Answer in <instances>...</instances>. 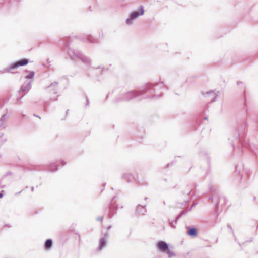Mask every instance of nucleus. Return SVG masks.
<instances>
[{
    "label": "nucleus",
    "mask_w": 258,
    "mask_h": 258,
    "mask_svg": "<svg viewBox=\"0 0 258 258\" xmlns=\"http://www.w3.org/2000/svg\"><path fill=\"white\" fill-rule=\"evenodd\" d=\"M3 191H2L0 193V198H1L3 197V194H2V192H3Z\"/></svg>",
    "instance_id": "obj_31"
},
{
    "label": "nucleus",
    "mask_w": 258,
    "mask_h": 258,
    "mask_svg": "<svg viewBox=\"0 0 258 258\" xmlns=\"http://www.w3.org/2000/svg\"><path fill=\"white\" fill-rule=\"evenodd\" d=\"M25 95H26V93H24V94L23 95V96H24Z\"/></svg>",
    "instance_id": "obj_42"
},
{
    "label": "nucleus",
    "mask_w": 258,
    "mask_h": 258,
    "mask_svg": "<svg viewBox=\"0 0 258 258\" xmlns=\"http://www.w3.org/2000/svg\"><path fill=\"white\" fill-rule=\"evenodd\" d=\"M21 192V191H20V192H18V193H16V195H18V194H20V192Z\"/></svg>",
    "instance_id": "obj_37"
},
{
    "label": "nucleus",
    "mask_w": 258,
    "mask_h": 258,
    "mask_svg": "<svg viewBox=\"0 0 258 258\" xmlns=\"http://www.w3.org/2000/svg\"><path fill=\"white\" fill-rule=\"evenodd\" d=\"M132 176V175L128 173H125L123 175V178L124 179H126L130 180V177Z\"/></svg>",
    "instance_id": "obj_22"
},
{
    "label": "nucleus",
    "mask_w": 258,
    "mask_h": 258,
    "mask_svg": "<svg viewBox=\"0 0 258 258\" xmlns=\"http://www.w3.org/2000/svg\"><path fill=\"white\" fill-rule=\"evenodd\" d=\"M58 82L54 81L48 86L46 89L47 91L50 93L57 94L58 90Z\"/></svg>",
    "instance_id": "obj_10"
},
{
    "label": "nucleus",
    "mask_w": 258,
    "mask_h": 258,
    "mask_svg": "<svg viewBox=\"0 0 258 258\" xmlns=\"http://www.w3.org/2000/svg\"><path fill=\"white\" fill-rule=\"evenodd\" d=\"M165 252L167 254H168V257H169V258L175 255V254L174 253V252L173 251H171L169 249H168V250H167Z\"/></svg>",
    "instance_id": "obj_21"
},
{
    "label": "nucleus",
    "mask_w": 258,
    "mask_h": 258,
    "mask_svg": "<svg viewBox=\"0 0 258 258\" xmlns=\"http://www.w3.org/2000/svg\"><path fill=\"white\" fill-rule=\"evenodd\" d=\"M165 85L162 82L156 84L148 83L140 90H131L123 92L116 96L112 101L113 104H117L123 101H129L133 99H156L160 97Z\"/></svg>",
    "instance_id": "obj_1"
},
{
    "label": "nucleus",
    "mask_w": 258,
    "mask_h": 258,
    "mask_svg": "<svg viewBox=\"0 0 258 258\" xmlns=\"http://www.w3.org/2000/svg\"><path fill=\"white\" fill-rule=\"evenodd\" d=\"M209 190L212 195L209 197V200L215 203V211L216 213L221 212L222 209V205L226 203V198L224 197L221 196L218 192H213V187L211 185L209 186Z\"/></svg>",
    "instance_id": "obj_4"
},
{
    "label": "nucleus",
    "mask_w": 258,
    "mask_h": 258,
    "mask_svg": "<svg viewBox=\"0 0 258 258\" xmlns=\"http://www.w3.org/2000/svg\"><path fill=\"white\" fill-rule=\"evenodd\" d=\"M242 84H243V83H242V82H240V81H239V82H237V85H238V86H240V85H242Z\"/></svg>",
    "instance_id": "obj_29"
},
{
    "label": "nucleus",
    "mask_w": 258,
    "mask_h": 258,
    "mask_svg": "<svg viewBox=\"0 0 258 258\" xmlns=\"http://www.w3.org/2000/svg\"><path fill=\"white\" fill-rule=\"evenodd\" d=\"M70 45V44L68 43L66 46L68 55L72 60L77 61L79 59L86 66L91 65V60L89 57L84 55L80 52L75 51L74 49H71Z\"/></svg>",
    "instance_id": "obj_3"
},
{
    "label": "nucleus",
    "mask_w": 258,
    "mask_h": 258,
    "mask_svg": "<svg viewBox=\"0 0 258 258\" xmlns=\"http://www.w3.org/2000/svg\"><path fill=\"white\" fill-rule=\"evenodd\" d=\"M34 187H31V191H34Z\"/></svg>",
    "instance_id": "obj_33"
},
{
    "label": "nucleus",
    "mask_w": 258,
    "mask_h": 258,
    "mask_svg": "<svg viewBox=\"0 0 258 258\" xmlns=\"http://www.w3.org/2000/svg\"><path fill=\"white\" fill-rule=\"evenodd\" d=\"M147 199H148V198H147V197L145 198V200H147Z\"/></svg>",
    "instance_id": "obj_39"
},
{
    "label": "nucleus",
    "mask_w": 258,
    "mask_h": 258,
    "mask_svg": "<svg viewBox=\"0 0 258 258\" xmlns=\"http://www.w3.org/2000/svg\"><path fill=\"white\" fill-rule=\"evenodd\" d=\"M103 219V217L102 216H100V217H98L96 219V220L98 221H100L101 222Z\"/></svg>",
    "instance_id": "obj_24"
},
{
    "label": "nucleus",
    "mask_w": 258,
    "mask_h": 258,
    "mask_svg": "<svg viewBox=\"0 0 258 258\" xmlns=\"http://www.w3.org/2000/svg\"><path fill=\"white\" fill-rule=\"evenodd\" d=\"M108 237L109 235L108 232H106L104 234L102 238H101L99 240V245L97 248H96V251H101L106 247Z\"/></svg>",
    "instance_id": "obj_8"
},
{
    "label": "nucleus",
    "mask_w": 258,
    "mask_h": 258,
    "mask_svg": "<svg viewBox=\"0 0 258 258\" xmlns=\"http://www.w3.org/2000/svg\"><path fill=\"white\" fill-rule=\"evenodd\" d=\"M186 228L188 230L187 234L191 237H196L197 235V230L196 228L190 226H187Z\"/></svg>",
    "instance_id": "obj_15"
},
{
    "label": "nucleus",
    "mask_w": 258,
    "mask_h": 258,
    "mask_svg": "<svg viewBox=\"0 0 258 258\" xmlns=\"http://www.w3.org/2000/svg\"><path fill=\"white\" fill-rule=\"evenodd\" d=\"M227 227L228 229H230L231 232L233 233V230H232L231 226L230 225H227Z\"/></svg>",
    "instance_id": "obj_26"
},
{
    "label": "nucleus",
    "mask_w": 258,
    "mask_h": 258,
    "mask_svg": "<svg viewBox=\"0 0 258 258\" xmlns=\"http://www.w3.org/2000/svg\"><path fill=\"white\" fill-rule=\"evenodd\" d=\"M237 166H235L236 172H238V170H237Z\"/></svg>",
    "instance_id": "obj_35"
},
{
    "label": "nucleus",
    "mask_w": 258,
    "mask_h": 258,
    "mask_svg": "<svg viewBox=\"0 0 258 258\" xmlns=\"http://www.w3.org/2000/svg\"><path fill=\"white\" fill-rule=\"evenodd\" d=\"M25 95H26V93H24V94L23 95V96H24Z\"/></svg>",
    "instance_id": "obj_41"
},
{
    "label": "nucleus",
    "mask_w": 258,
    "mask_h": 258,
    "mask_svg": "<svg viewBox=\"0 0 258 258\" xmlns=\"http://www.w3.org/2000/svg\"><path fill=\"white\" fill-rule=\"evenodd\" d=\"M25 95H26V93H24V94L23 95V96H24Z\"/></svg>",
    "instance_id": "obj_43"
},
{
    "label": "nucleus",
    "mask_w": 258,
    "mask_h": 258,
    "mask_svg": "<svg viewBox=\"0 0 258 258\" xmlns=\"http://www.w3.org/2000/svg\"><path fill=\"white\" fill-rule=\"evenodd\" d=\"M86 103L85 104V106H87L89 104V100L87 96H86Z\"/></svg>",
    "instance_id": "obj_27"
},
{
    "label": "nucleus",
    "mask_w": 258,
    "mask_h": 258,
    "mask_svg": "<svg viewBox=\"0 0 258 258\" xmlns=\"http://www.w3.org/2000/svg\"><path fill=\"white\" fill-rule=\"evenodd\" d=\"M144 13V8L140 6L137 11L132 12L130 15V17L126 20V23L127 25L132 24L133 20L137 19L139 16H142Z\"/></svg>",
    "instance_id": "obj_5"
},
{
    "label": "nucleus",
    "mask_w": 258,
    "mask_h": 258,
    "mask_svg": "<svg viewBox=\"0 0 258 258\" xmlns=\"http://www.w3.org/2000/svg\"><path fill=\"white\" fill-rule=\"evenodd\" d=\"M32 87V81H26L22 85L20 92H28Z\"/></svg>",
    "instance_id": "obj_11"
},
{
    "label": "nucleus",
    "mask_w": 258,
    "mask_h": 258,
    "mask_svg": "<svg viewBox=\"0 0 258 258\" xmlns=\"http://www.w3.org/2000/svg\"><path fill=\"white\" fill-rule=\"evenodd\" d=\"M35 75V72L33 71L30 72L29 74L26 76L25 78L28 79H34V77Z\"/></svg>",
    "instance_id": "obj_19"
},
{
    "label": "nucleus",
    "mask_w": 258,
    "mask_h": 258,
    "mask_svg": "<svg viewBox=\"0 0 258 258\" xmlns=\"http://www.w3.org/2000/svg\"><path fill=\"white\" fill-rule=\"evenodd\" d=\"M204 119H205V120L207 119V117H205L204 118Z\"/></svg>",
    "instance_id": "obj_38"
},
{
    "label": "nucleus",
    "mask_w": 258,
    "mask_h": 258,
    "mask_svg": "<svg viewBox=\"0 0 258 258\" xmlns=\"http://www.w3.org/2000/svg\"><path fill=\"white\" fill-rule=\"evenodd\" d=\"M48 171L54 172L58 170L57 164L52 163L48 167L47 169Z\"/></svg>",
    "instance_id": "obj_16"
},
{
    "label": "nucleus",
    "mask_w": 258,
    "mask_h": 258,
    "mask_svg": "<svg viewBox=\"0 0 258 258\" xmlns=\"http://www.w3.org/2000/svg\"><path fill=\"white\" fill-rule=\"evenodd\" d=\"M157 246L160 251L165 252L169 249L168 244L164 241H160L157 244Z\"/></svg>",
    "instance_id": "obj_12"
},
{
    "label": "nucleus",
    "mask_w": 258,
    "mask_h": 258,
    "mask_svg": "<svg viewBox=\"0 0 258 258\" xmlns=\"http://www.w3.org/2000/svg\"><path fill=\"white\" fill-rule=\"evenodd\" d=\"M146 204L144 206H142V205L139 204L137 206L136 212L138 214L140 215H145L146 213V209L145 208Z\"/></svg>",
    "instance_id": "obj_14"
},
{
    "label": "nucleus",
    "mask_w": 258,
    "mask_h": 258,
    "mask_svg": "<svg viewBox=\"0 0 258 258\" xmlns=\"http://www.w3.org/2000/svg\"><path fill=\"white\" fill-rule=\"evenodd\" d=\"M247 123H245L244 126H242L241 128H238L235 131V135L234 136H230L228 138V140L231 142V145L234 149V140L242 147H248L249 146V143L246 141V139L244 138L245 136V130L247 126Z\"/></svg>",
    "instance_id": "obj_2"
},
{
    "label": "nucleus",
    "mask_w": 258,
    "mask_h": 258,
    "mask_svg": "<svg viewBox=\"0 0 258 258\" xmlns=\"http://www.w3.org/2000/svg\"><path fill=\"white\" fill-rule=\"evenodd\" d=\"M196 205H197V203H195L192 205V207H191V208H190L188 211H190V210H191V209H192V207H195Z\"/></svg>",
    "instance_id": "obj_28"
},
{
    "label": "nucleus",
    "mask_w": 258,
    "mask_h": 258,
    "mask_svg": "<svg viewBox=\"0 0 258 258\" xmlns=\"http://www.w3.org/2000/svg\"><path fill=\"white\" fill-rule=\"evenodd\" d=\"M186 213V211H182L176 218L175 220V224H177V220H178L183 215L185 214Z\"/></svg>",
    "instance_id": "obj_20"
},
{
    "label": "nucleus",
    "mask_w": 258,
    "mask_h": 258,
    "mask_svg": "<svg viewBox=\"0 0 258 258\" xmlns=\"http://www.w3.org/2000/svg\"><path fill=\"white\" fill-rule=\"evenodd\" d=\"M34 116H36V117H39V118H40V117H39V116L36 115V114H34Z\"/></svg>",
    "instance_id": "obj_34"
},
{
    "label": "nucleus",
    "mask_w": 258,
    "mask_h": 258,
    "mask_svg": "<svg viewBox=\"0 0 258 258\" xmlns=\"http://www.w3.org/2000/svg\"><path fill=\"white\" fill-rule=\"evenodd\" d=\"M111 225L108 226L107 228V230H110L111 229Z\"/></svg>",
    "instance_id": "obj_30"
},
{
    "label": "nucleus",
    "mask_w": 258,
    "mask_h": 258,
    "mask_svg": "<svg viewBox=\"0 0 258 258\" xmlns=\"http://www.w3.org/2000/svg\"><path fill=\"white\" fill-rule=\"evenodd\" d=\"M219 93V91L216 93L214 90H211L206 92H202V94L206 97L210 102L213 103L216 100Z\"/></svg>",
    "instance_id": "obj_7"
},
{
    "label": "nucleus",
    "mask_w": 258,
    "mask_h": 258,
    "mask_svg": "<svg viewBox=\"0 0 258 258\" xmlns=\"http://www.w3.org/2000/svg\"><path fill=\"white\" fill-rule=\"evenodd\" d=\"M80 39L83 41H87L90 43H95L96 40L90 35L83 34L80 36Z\"/></svg>",
    "instance_id": "obj_13"
},
{
    "label": "nucleus",
    "mask_w": 258,
    "mask_h": 258,
    "mask_svg": "<svg viewBox=\"0 0 258 258\" xmlns=\"http://www.w3.org/2000/svg\"><path fill=\"white\" fill-rule=\"evenodd\" d=\"M103 68L101 67V66H99L98 68H97V69H102Z\"/></svg>",
    "instance_id": "obj_36"
},
{
    "label": "nucleus",
    "mask_w": 258,
    "mask_h": 258,
    "mask_svg": "<svg viewBox=\"0 0 258 258\" xmlns=\"http://www.w3.org/2000/svg\"><path fill=\"white\" fill-rule=\"evenodd\" d=\"M7 117V115L6 114H3L0 119L1 121V124H0V127H2V126L4 125V123L5 122V121L6 120V118Z\"/></svg>",
    "instance_id": "obj_18"
},
{
    "label": "nucleus",
    "mask_w": 258,
    "mask_h": 258,
    "mask_svg": "<svg viewBox=\"0 0 258 258\" xmlns=\"http://www.w3.org/2000/svg\"><path fill=\"white\" fill-rule=\"evenodd\" d=\"M163 204L165 205V202H164Z\"/></svg>",
    "instance_id": "obj_44"
},
{
    "label": "nucleus",
    "mask_w": 258,
    "mask_h": 258,
    "mask_svg": "<svg viewBox=\"0 0 258 258\" xmlns=\"http://www.w3.org/2000/svg\"><path fill=\"white\" fill-rule=\"evenodd\" d=\"M28 62L29 60L26 58L18 60L15 62L11 63L8 68L4 69L3 73L9 72L11 70L15 69L19 67L26 66L28 63Z\"/></svg>",
    "instance_id": "obj_6"
},
{
    "label": "nucleus",
    "mask_w": 258,
    "mask_h": 258,
    "mask_svg": "<svg viewBox=\"0 0 258 258\" xmlns=\"http://www.w3.org/2000/svg\"><path fill=\"white\" fill-rule=\"evenodd\" d=\"M25 95H26V93H24V94L23 95V96H24Z\"/></svg>",
    "instance_id": "obj_40"
},
{
    "label": "nucleus",
    "mask_w": 258,
    "mask_h": 258,
    "mask_svg": "<svg viewBox=\"0 0 258 258\" xmlns=\"http://www.w3.org/2000/svg\"><path fill=\"white\" fill-rule=\"evenodd\" d=\"M59 163L61 164V166H63L66 165V163L63 160H60Z\"/></svg>",
    "instance_id": "obj_25"
},
{
    "label": "nucleus",
    "mask_w": 258,
    "mask_h": 258,
    "mask_svg": "<svg viewBox=\"0 0 258 258\" xmlns=\"http://www.w3.org/2000/svg\"><path fill=\"white\" fill-rule=\"evenodd\" d=\"M50 100H52V101H56V100H57V99H53L52 98H50Z\"/></svg>",
    "instance_id": "obj_32"
},
{
    "label": "nucleus",
    "mask_w": 258,
    "mask_h": 258,
    "mask_svg": "<svg viewBox=\"0 0 258 258\" xmlns=\"http://www.w3.org/2000/svg\"><path fill=\"white\" fill-rule=\"evenodd\" d=\"M169 224H170V226L172 228H175L176 224H175V221H173V222H170Z\"/></svg>",
    "instance_id": "obj_23"
},
{
    "label": "nucleus",
    "mask_w": 258,
    "mask_h": 258,
    "mask_svg": "<svg viewBox=\"0 0 258 258\" xmlns=\"http://www.w3.org/2000/svg\"><path fill=\"white\" fill-rule=\"evenodd\" d=\"M116 198V197L115 196L112 198L109 207L108 217L110 219L113 217V215L116 213V211L118 208V207L116 204L115 202H114L113 201L114 199H115Z\"/></svg>",
    "instance_id": "obj_9"
},
{
    "label": "nucleus",
    "mask_w": 258,
    "mask_h": 258,
    "mask_svg": "<svg viewBox=\"0 0 258 258\" xmlns=\"http://www.w3.org/2000/svg\"><path fill=\"white\" fill-rule=\"evenodd\" d=\"M52 246V240L50 239H48L46 240L45 243V248L46 249H50Z\"/></svg>",
    "instance_id": "obj_17"
}]
</instances>
